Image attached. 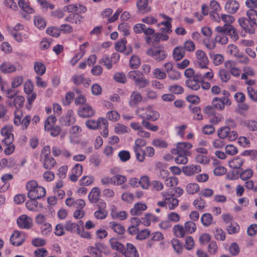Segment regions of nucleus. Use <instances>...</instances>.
Returning a JSON list of instances; mask_svg holds the SVG:
<instances>
[{"mask_svg": "<svg viewBox=\"0 0 257 257\" xmlns=\"http://www.w3.org/2000/svg\"><path fill=\"white\" fill-rule=\"evenodd\" d=\"M28 191L27 196L30 199H40L45 196L46 194L45 189L38 186V183L35 180L29 181L26 185Z\"/></svg>", "mask_w": 257, "mask_h": 257, "instance_id": "nucleus-1", "label": "nucleus"}, {"mask_svg": "<svg viewBox=\"0 0 257 257\" xmlns=\"http://www.w3.org/2000/svg\"><path fill=\"white\" fill-rule=\"evenodd\" d=\"M136 113L143 120L155 121L160 117V113L151 106L139 107L136 110Z\"/></svg>", "mask_w": 257, "mask_h": 257, "instance_id": "nucleus-2", "label": "nucleus"}, {"mask_svg": "<svg viewBox=\"0 0 257 257\" xmlns=\"http://www.w3.org/2000/svg\"><path fill=\"white\" fill-rule=\"evenodd\" d=\"M127 77L133 80L135 85L140 89L147 87L149 84V81L145 78L144 74L139 70L130 71Z\"/></svg>", "mask_w": 257, "mask_h": 257, "instance_id": "nucleus-3", "label": "nucleus"}, {"mask_svg": "<svg viewBox=\"0 0 257 257\" xmlns=\"http://www.w3.org/2000/svg\"><path fill=\"white\" fill-rule=\"evenodd\" d=\"M50 147L45 146L40 154V161L42 162L43 167L47 170H51L56 164L55 160L50 156Z\"/></svg>", "mask_w": 257, "mask_h": 257, "instance_id": "nucleus-4", "label": "nucleus"}, {"mask_svg": "<svg viewBox=\"0 0 257 257\" xmlns=\"http://www.w3.org/2000/svg\"><path fill=\"white\" fill-rule=\"evenodd\" d=\"M238 23L242 31L245 33L253 34L255 33V26L257 27V21H253L246 19L245 17H241L238 19Z\"/></svg>", "mask_w": 257, "mask_h": 257, "instance_id": "nucleus-5", "label": "nucleus"}, {"mask_svg": "<svg viewBox=\"0 0 257 257\" xmlns=\"http://www.w3.org/2000/svg\"><path fill=\"white\" fill-rule=\"evenodd\" d=\"M146 53L157 62L163 61L167 56V52L161 47L151 48L147 51Z\"/></svg>", "mask_w": 257, "mask_h": 257, "instance_id": "nucleus-6", "label": "nucleus"}, {"mask_svg": "<svg viewBox=\"0 0 257 257\" xmlns=\"http://www.w3.org/2000/svg\"><path fill=\"white\" fill-rule=\"evenodd\" d=\"M217 136L221 139H227L229 141H235L238 137L236 132L230 131L228 126L221 127L217 130Z\"/></svg>", "mask_w": 257, "mask_h": 257, "instance_id": "nucleus-7", "label": "nucleus"}, {"mask_svg": "<svg viewBox=\"0 0 257 257\" xmlns=\"http://www.w3.org/2000/svg\"><path fill=\"white\" fill-rule=\"evenodd\" d=\"M217 32L224 33L230 37L233 41L238 39L239 36L236 29L230 24H224L223 27L218 26L216 28Z\"/></svg>", "mask_w": 257, "mask_h": 257, "instance_id": "nucleus-8", "label": "nucleus"}, {"mask_svg": "<svg viewBox=\"0 0 257 257\" xmlns=\"http://www.w3.org/2000/svg\"><path fill=\"white\" fill-rule=\"evenodd\" d=\"M196 57V65L199 68H206L209 60L205 53L201 50H198L195 52Z\"/></svg>", "mask_w": 257, "mask_h": 257, "instance_id": "nucleus-9", "label": "nucleus"}, {"mask_svg": "<svg viewBox=\"0 0 257 257\" xmlns=\"http://www.w3.org/2000/svg\"><path fill=\"white\" fill-rule=\"evenodd\" d=\"M161 195L163 199L166 200L167 203V207L170 210L174 209L179 204V200L173 197L172 195L168 194L167 192H163Z\"/></svg>", "mask_w": 257, "mask_h": 257, "instance_id": "nucleus-10", "label": "nucleus"}, {"mask_svg": "<svg viewBox=\"0 0 257 257\" xmlns=\"http://www.w3.org/2000/svg\"><path fill=\"white\" fill-rule=\"evenodd\" d=\"M94 114L95 110L88 104L80 107L78 110V115L83 118L92 117Z\"/></svg>", "mask_w": 257, "mask_h": 257, "instance_id": "nucleus-11", "label": "nucleus"}, {"mask_svg": "<svg viewBox=\"0 0 257 257\" xmlns=\"http://www.w3.org/2000/svg\"><path fill=\"white\" fill-rule=\"evenodd\" d=\"M17 222L19 227L23 229H30L33 225L32 219L26 215H22L19 217Z\"/></svg>", "mask_w": 257, "mask_h": 257, "instance_id": "nucleus-12", "label": "nucleus"}, {"mask_svg": "<svg viewBox=\"0 0 257 257\" xmlns=\"http://www.w3.org/2000/svg\"><path fill=\"white\" fill-rule=\"evenodd\" d=\"M192 146L190 143L182 142L177 144L176 148L173 149L171 152L173 154L176 153L189 154L188 150L192 148Z\"/></svg>", "mask_w": 257, "mask_h": 257, "instance_id": "nucleus-13", "label": "nucleus"}, {"mask_svg": "<svg viewBox=\"0 0 257 257\" xmlns=\"http://www.w3.org/2000/svg\"><path fill=\"white\" fill-rule=\"evenodd\" d=\"M25 240L24 233L19 231H15L10 237L12 244L15 246L21 245L23 243Z\"/></svg>", "mask_w": 257, "mask_h": 257, "instance_id": "nucleus-14", "label": "nucleus"}, {"mask_svg": "<svg viewBox=\"0 0 257 257\" xmlns=\"http://www.w3.org/2000/svg\"><path fill=\"white\" fill-rule=\"evenodd\" d=\"M1 133L4 137L2 140V143L4 144L10 145L13 143L14 137L10 128L4 127L1 130Z\"/></svg>", "mask_w": 257, "mask_h": 257, "instance_id": "nucleus-15", "label": "nucleus"}, {"mask_svg": "<svg viewBox=\"0 0 257 257\" xmlns=\"http://www.w3.org/2000/svg\"><path fill=\"white\" fill-rule=\"evenodd\" d=\"M239 8V4L236 0L228 1L224 6L225 11L229 14H235Z\"/></svg>", "mask_w": 257, "mask_h": 257, "instance_id": "nucleus-16", "label": "nucleus"}, {"mask_svg": "<svg viewBox=\"0 0 257 257\" xmlns=\"http://www.w3.org/2000/svg\"><path fill=\"white\" fill-rule=\"evenodd\" d=\"M199 76L196 74L194 78H191L190 79H187L185 81L186 86L189 88L193 90H198L200 89V79L199 78Z\"/></svg>", "mask_w": 257, "mask_h": 257, "instance_id": "nucleus-17", "label": "nucleus"}, {"mask_svg": "<svg viewBox=\"0 0 257 257\" xmlns=\"http://www.w3.org/2000/svg\"><path fill=\"white\" fill-rule=\"evenodd\" d=\"M106 122V120L102 118H99L97 120L94 119H88L86 122V126L91 130H95L98 127L101 128L102 124H104Z\"/></svg>", "mask_w": 257, "mask_h": 257, "instance_id": "nucleus-18", "label": "nucleus"}, {"mask_svg": "<svg viewBox=\"0 0 257 257\" xmlns=\"http://www.w3.org/2000/svg\"><path fill=\"white\" fill-rule=\"evenodd\" d=\"M83 171L82 166L79 164H75L71 170L70 179L72 182L77 181L78 177L81 175Z\"/></svg>", "mask_w": 257, "mask_h": 257, "instance_id": "nucleus-19", "label": "nucleus"}, {"mask_svg": "<svg viewBox=\"0 0 257 257\" xmlns=\"http://www.w3.org/2000/svg\"><path fill=\"white\" fill-rule=\"evenodd\" d=\"M147 209V206L145 203L142 202H138L135 203L133 208L130 211V213L132 215H140L142 214L143 211Z\"/></svg>", "mask_w": 257, "mask_h": 257, "instance_id": "nucleus-20", "label": "nucleus"}, {"mask_svg": "<svg viewBox=\"0 0 257 257\" xmlns=\"http://www.w3.org/2000/svg\"><path fill=\"white\" fill-rule=\"evenodd\" d=\"M201 167L199 165H191L184 166L182 168V171L187 176H192L196 173L201 172Z\"/></svg>", "mask_w": 257, "mask_h": 257, "instance_id": "nucleus-21", "label": "nucleus"}, {"mask_svg": "<svg viewBox=\"0 0 257 257\" xmlns=\"http://www.w3.org/2000/svg\"><path fill=\"white\" fill-rule=\"evenodd\" d=\"M122 253L126 257H139L136 247L130 243L126 244V248L125 249L124 247V250L122 251Z\"/></svg>", "mask_w": 257, "mask_h": 257, "instance_id": "nucleus-22", "label": "nucleus"}, {"mask_svg": "<svg viewBox=\"0 0 257 257\" xmlns=\"http://www.w3.org/2000/svg\"><path fill=\"white\" fill-rule=\"evenodd\" d=\"M142 100V96L137 91H134L131 93L129 100V105L131 107H135Z\"/></svg>", "mask_w": 257, "mask_h": 257, "instance_id": "nucleus-23", "label": "nucleus"}, {"mask_svg": "<svg viewBox=\"0 0 257 257\" xmlns=\"http://www.w3.org/2000/svg\"><path fill=\"white\" fill-rule=\"evenodd\" d=\"M100 195V189L98 187H94L89 194L88 199L91 203H96L98 201Z\"/></svg>", "mask_w": 257, "mask_h": 257, "instance_id": "nucleus-24", "label": "nucleus"}, {"mask_svg": "<svg viewBox=\"0 0 257 257\" xmlns=\"http://www.w3.org/2000/svg\"><path fill=\"white\" fill-rule=\"evenodd\" d=\"M201 69L205 70V72H200L197 73V75L200 76L199 78L200 79V80L204 79L211 80L213 78L214 73L212 70L208 68L207 66H206V68H201Z\"/></svg>", "mask_w": 257, "mask_h": 257, "instance_id": "nucleus-25", "label": "nucleus"}, {"mask_svg": "<svg viewBox=\"0 0 257 257\" xmlns=\"http://www.w3.org/2000/svg\"><path fill=\"white\" fill-rule=\"evenodd\" d=\"M172 231L174 235L178 238H182L186 234L184 226L179 224H176L173 226Z\"/></svg>", "mask_w": 257, "mask_h": 257, "instance_id": "nucleus-26", "label": "nucleus"}, {"mask_svg": "<svg viewBox=\"0 0 257 257\" xmlns=\"http://www.w3.org/2000/svg\"><path fill=\"white\" fill-rule=\"evenodd\" d=\"M243 163L244 160L239 157H235L228 162V165L230 168L237 170H240Z\"/></svg>", "mask_w": 257, "mask_h": 257, "instance_id": "nucleus-27", "label": "nucleus"}, {"mask_svg": "<svg viewBox=\"0 0 257 257\" xmlns=\"http://www.w3.org/2000/svg\"><path fill=\"white\" fill-rule=\"evenodd\" d=\"M83 16L80 15L79 13H74L70 14L65 18V21L75 24H80L83 19Z\"/></svg>", "mask_w": 257, "mask_h": 257, "instance_id": "nucleus-28", "label": "nucleus"}, {"mask_svg": "<svg viewBox=\"0 0 257 257\" xmlns=\"http://www.w3.org/2000/svg\"><path fill=\"white\" fill-rule=\"evenodd\" d=\"M185 54V51L183 47L178 46L176 47L173 52V57L175 60L179 61L182 59Z\"/></svg>", "mask_w": 257, "mask_h": 257, "instance_id": "nucleus-29", "label": "nucleus"}, {"mask_svg": "<svg viewBox=\"0 0 257 257\" xmlns=\"http://www.w3.org/2000/svg\"><path fill=\"white\" fill-rule=\"evenodd\" d=\"M0 70L5 74L13 73L16 70V68L13 64L6 62L0 65Z\"/></svg>", "mask_w": 257, "mask_h": 257, "instance_id": "nucleus-30", "label": "nucleus"}, {"mask_svg": "<svg viewBox=\"0 0 257 257\" xmlns=\"http://www.w3.org/2000/svg\"><path fill=\"white\" fill-rule=\"evenodd\" d=\"M18 4L20 9L25 12L28 14L35 13V10L30 6L29 2H26L24 0H19Z\"/></svg>", "mask_w": 257, "mask_h": 257, "instance_id": "nucleus-31", "label": "nucleus"}, {"mask_svg": "<svg viewBox=\"0 0 257 257\" xmlns=\"http://www.w3.org/2000/svg\"><path fill=\"white\" fill-rule=\"evenodd\" d=\"M109 227L118 234H123L125 231L124 227L121 224L114 221L109 222Z\"/></svg>", "mask_w": 257, "mask_h": 257, "instance_id": "nucleus-32", "label": "nucleus"}, {"mask_svg": "<svg viewBox=\"0 0 257 257\" xmlns=\"http://www.w3.org/2000/svg\"><path fill=\"white\" fill-rule=\"evenodd\" d=\"M148 0H138L137 2V7L139 12L143 13L150 11L151 9L148 6Z\"/></svg>", "mask_w": 257, "mask_h": 257, "instance_id": "nucleus-33", "label": "nucleus"}, {"mask_svg": "<svg viewBox=\"0 0 257 257\" xmlns=\"http://www.w3.org/2000/svg\"><path fill=\"white\" fill-rule=\"evenodd\" d=\"M213 221L212 215L208 213H204L201 217V221L204 226H209Z\"/></svg>", "mask_w": 257, "mask_h": 257, "instance_id": "nucleus-34", "label": "nucleus"}, {"mask_svg": "<svg viewBox=\"0 0 257 257\" xmlns=\"http://www.w3.org/2000/svg\"><path fill=\"white\" fill-rule=\"evenodd\" d=\"M110 215L113 219H117L120 220L125 219L127 216V213L125 211L116 212L113 209L111 210Z\"/></svg>", "mask_w": 257, "mask_h": 257, "instance_id": "nucleus-35", "label": "nucleus"}, {"mask_svg": "<svg viewBox=\"0 0 257 257\" xmlns=\"http://www.w3.org/2000/svg\"><path fill=\"white\" fill-rule=\"evenodd\" d=\"M184 228L186 234H192L196 230V224L192 221H187L184 223Z\"/></svg>", "mask_w": 257, "mask_h": 257, "instance_id": "nucleus-36", "label": "nucleus"}, {"mask_svg": "<svg viewBox=\"0 0 257 257\" xmlns=\"http://www.w3.org/2000/svg\"><path fill=\"white\" fill-rule=\"evenodd\" d=\"M65 229L71 233H77L78 225L71 221H67L64 224Z\"/></svg>", "mask_w": 257, "mask_h": 257, "instance_id": "nucleus-37", "label": "nucleus"}, {"mask_svg": "<svg viewBox=\"0 0 257 257\" xmlns=\"http://www.w3.org/2000/svg\"><path fill=\"white\" fill-rule=\"evenodd\" d=\"M243 73L241 74V79L247 80L248 76H253L255 72L252 68L249 66H245L243 68Z\"/></svg>", "mask_w": 257, "mask_h": 257, "instance_id": "nucleus-38", "label": "nucleus"}, {"mask_svg": "<svg viewBox=\"0 0 257 257\" xmlns=\"http://www.w3.org/2000/svg\"><path fill=\"white\" fill-rule=\"evenodd\" d=\"M110 243L111 247L116 250H118L121 253L124 250V246L123 245L119 242L116 239H111L110 240Z\"/></svg>", "mask_w": 257, "mask_h": 257, "instance_id": "nucleus-39", "label": "nucleus"}, {"mask_svg": "<svg viewBox=\"0 0 257 257\" xmlns=\"http://www.w3.org/2000/svg\"><path fill=\"white\" fill-rule=\"evenodd\" d=\"M141 59L137 55H133L130 60V67L132 69H137L140 65Z\"/></svg>", "mask_w": 257, "mask_h": 257, "instance_id": "nucleus-40", "label": "nucleus"}, {"mask_svg": "<svg viewBox=\"0 0 257 257\" xmlns=\"http://www.w3.org/2000/svg\"><path fill=\"white\" fill-rule=\"evenodd\" d=\"M23 114L21 109H16L14 112V123L16 125L21 124Z\"/></svg>", "mask_w": 257, "mask_h": 257, "instance_id": "nucleus-41", "label": "nucleus"}, {"mask_svg": "<svg viewBox=\"0 0 257 257\" xmlns=\"http://www.w3.org/2000/svg\"><path fill=\"white\" fill-rule=\"evenodd\" d=\"M25 99L24 96L21 95H18L14 98V105L16 107V109H21L24 106V103Z\"/></svg>", "mask_w": 257, "mask_h": 257, "instance_id": "nucleus-42", "label": "nucleus"}, {"mask_svg": "<svg viewBox=\"0 0 257 257\" xmlns=\"http://www.w3.org/2000/svg\"><path fill=\"white\" fill-rule=\"evenodd\" d=\"M226 229L229 234H232L237 233L239 231L240 227L236 222H233L228 224Z\"/></svg>", "mask_w": 257, "mask_h": 257, "instance_id": "nucleus-43", "label": "nucleus"}, {"mask_svg": "<svg viewBox=\"0 0 257 257\" xmlns=\"http://www.w3.org/2000/svg\"><path fill=\"white\" fill-rule=\"evenodd\" d=\"M112 60L108 55H105L100 59L99 62L100 64L105 66L107 69H110L112 66Z\"/></svg>", "mask_w": 257, "mask_h": 257, "instance_id": "nucleus-44", "label": "nucleus"}, {"mask_svg": "<svg viewBox=\"0 0 257 257\" xmlns=\"http://www.w3.org/2000/svg\"><path fill=\"white\" fill-rule=\"evenodd\" d=\"M34 24L39 29H44L46 25L45 20L40 16H36L34 17Z\"/></svg>", "mask_w": 257, "mask_h": 257, "instance_id": "nucleus-45", "label": "nucleus"}, {"mask_svg": "<svg viewBox=\"0 0 257 257\" xmlns=\"http://www.w3.org/2000/svg\"><path fill=\"white\" fill-rule=\"evenodd\" d=\"M172 245L174 250L178 253H181L183 247L181 242L177 239H174L171 241Z\"/></svg>", "mask_w": 257, "mask_h": 257, "instance_id": "nucleus-46", "label": "nucleus"}, {"mask_svg": "<svg viewBox=\"0 0 257 257\" xmlns=\"http://www.w3.org/2000/svg\"><path fill=\"white\" fill-rule=\"evenodd\" d=\"M34 69L37 74L42 75L45 72L46 67L42 63L36 62L34 64Z\"/></svg>", "mask_w": 257, "mask_h": 257, "instance_id": "nucleus-47", "label": "nucleus"}, {"mask_svg": "<svg viewBox=\"0 0 257 257\" xmlns=\"http://www.w3.org/2000/svg\"><path fill=\"white\" fill-rule=\"evenodd\" d=\"M126 40L125 38H123L119 41L115 43V49L117 51L120 52H124L126 50Z\"/></svg>", "mask_w": 257, "mask_h": 257, "instance_id": "nucleus-48", "label": "nucleus"}, {"mask_svg": "<svg viewBox=\"0 0 257 257\" xmlns=\"http://www.w3.org/2000/svg\"><path fill=\"white\" fill-rule=\"evenodd\" d=\"M177 157L175 158V161L179 164H185L188 162V158L187 157L188 154L176 153Z\"/></svg>", "mask_w": 257, "mask_h": 257, "instance_id": "nucleus-49", "label": "nucleus"}, {"mask_svg": "<svg viewBox=\"0 0 257 257\" xmlns=\"http://www.w3.org/2000/svg\"><path fill=\"white\" fill-rule=\"evenodd\" d=\"M37 199H30L26 203V207L28 209L31 211H35L36 210L38 205Z\"/></svg>", "mask_w": 257, "mask_h": 257, "instance_id": "nucleus-50", "label": "nucleus"}, {"mask_svg": "<svg viewBox=\"0 0 257 257\" xmlns=\"http://www.w3.org/2000/svg\"><path fill=\"white\" fill-rule=\"evenodd\" d=\"M101 245V244H96L95 246L90 247L89 249L90 253L94 255L95 257H102V252L99 248Z\"/></svg>", "mask_w": 257, "mask_h": 257, "instance_id": "nucleus-51", "label": "nucleus"}, {"mask_svg": "<svg viewBox=\"0 0 257 257\" xmlns=\"http://www.w3.org/2000/svg\"><path fill=\"white\" fill-rule=\"evenodd\" d=\"M183 48L185 51L191 52L195 50V45L192 41L188 40L184 42Z\"/></svg>", "mask_w": 257, "mask_h": 257, "instance_id": "nucleus-52", "label": "nucleus"}, {"mask_svg": "<svg viewBox=\"0 0 257 257\" xmlns=\"http://www.w3.org/2000/svg\"><path fill=\"white\" fill-rule=\"evenodd\" d=\"M106 118L112 121H116L120 118L119 114L116 111L111 110L106 113Z\"/></svg>", "mask_w": 257, "mask_h": 257, "instance_id": "nucleus-53", "label": "nucleus"}, {"mask_svg": "<svg viewBox=\"0 0 257 257\" xmlns=\"http://www.w3.org/2000/svg\"><path fill=\"white\" fill-rule=\"evenodd\" d=\"M46 32L48 35L56 38L59 37L61 33L59 28L56 27L48 28Z\"/></svg>", "mask_w": 257, "mask_h": 257, "instance_id": "nucleus-54", "label": "nucleus"}, {"mask_svg": "<svg viewBox=\"0 0 257 257\" xmlns=\"http://www.w3.org/2000/svg\"><path fill=\"white\" fill-rule=\"evenodd\" d=\"M150 183V179L147 176H144L141 177L139 181V184H140L141 187L144 189H148Z\"/></svg>", "mask_w": 257, "mask_h": 257, "instance_id": "nucleus-55", "label": "nucleus"}, {"mask_svg": "<svg viewBox=\"0 0 257 257\" xmlns=\"http://www.w3.org/2000/svg\"><path fill=\"white\" fill-rule=\"evenodd\" d=\"M191 112L194 114V118L196 120H201L203 118L202 115L201 114V109L198 106L192 107L189 106Z\"/></svg>", "mask_w": 257, "mask_h": 257, "instance_id": "nucleus-56", "label": "nucleus"}, {"mask_svg": "<svg viewBox=\"0 0 257 257\" xmlns=\"http://www.w3.org/2000/svg\"><path fill=\"white\" fill-rule=\"evenodd\" d=\"M199 190V187L196 183H190L186 187V191L190 194H194Z\"/></svg>", "mask_w": 257, "mask_h": 257, "instance_id": "nucleus-57", "label": "nucleus"}, {"mask_svg": "<svg viewBox=\"0 0 257 257\" xmlns=\"http://www.w3.org/2000/svg\"><path fill=\"white\" fill-rule=\"evenodd\" d=\"M56 118L53 115H50L46 120L44 125L45 130L49 131L50 126H52L56 121Z\"/></svg>", "mask_w": 257, "mask_h": 257, "instance_id": "nucleus-58", "label": "nucleus"}, {"mask_svg": "<svg viewBox=\"0 0 257 257\" xmlns=\"http://www.w3.org/2000/svg\"><path fill=\"white\" fill-rule=\"evenodd\" d=\"M142 124L148 130L157 132L159 130V127L157 125L152 124L148 120H143L142 121Z\"/></svg>", "mask_w": 257, "mask_h": 257, "instance_id": "nucleus-59", "label": "nucleus"}, {"mask_svg": "<svg viewBox=\"0 0 257 257\" xmlns=\"http://www.w3.org/2000/svg\"><path fill=\"white\" fill-rule=\"evenodd\" d=\"M34 85L30 80L26 81L24 85V90L27 94H31L33 92Z\"/></svg>", "mask_w": 257, "mask_h": 257, "instance_id": "nucleus-60", "label": "nucleus"}, {"mask_svg": "<svg viewBox=\"0 0 257 257\" xmlns=\"http://www.w3.org/2000/svg\"><path fill=\"white\" fill-rule=\"evenodd\" d=\"M113 183L117 185H121L126 181L125 176L116 175L112 177Z\"/></svg>", "mask_w": 257, "mask_h": 257, "instance_id": "nucleus-61", "label": "nucleus"}, {"mask_svg": "<svg viewBox=\"0 0 257 257\" xmlns=\"http://www.w3.org/2000/svg\"><path fill=\"white\" fill-rule=\"evenodd\" d=\"M214 236L216 239L223 241L225 239V233L220 228H217L214 232Z\"/></svg>", "mask_w": 257, "mask_h": 257, "instance_id": "nucleus-62", "label": "nucleus"}, {"mask_svg": "<svg viewBox=\"0 0 257 257\" xmlns=\"http://www.w3.org/2000/svg\"><path fill=\"white\" fill-rule=\"evenodd\" d=\"M244 125L251 131H257V121L253 120H246L244 122Z\"/></svg>", "mask_w": 257, "mask_h": 257, "instance_id": "nucleus-63", "label": "nucleus"}, {"mask_svg": "<svg viewBox=\"0 0 257 257\" xmlns=\"http://www.w3.org/2000/svg\"><path fill=\"white\" fill-rule=\"evenodd\" d=\"M246 19L257 21V11L254 9H249L246 12Z\"/></svg>", "mask_w": 257, "mask_h": 257, "instance_id": "nucleus-64", "label": "nucleus"}]
</instances>
